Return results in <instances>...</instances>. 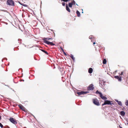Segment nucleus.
<instances>
[{
  "label": "nucleus",
  "mask_w": 128,
  "mask_h": 128,
  "mask_svg": "<svg viewBox=\"0 0 128 128\" xmlns=\"http://www.w3.org/2000/svg\"><path fill=\"white\" fill-rule=\"evenodd\" d=\"M51 38H44L43 39L44 42V40H46V41H48L47 40H49L50 39H51Z\"/></svg>",
  "instance_id": "obj_13"
},
{
  "label": "nucleus",
  "mask_w": 128,
  "mask_h": 128,
  "mask_svg": "<svg viewBox=\"0 0 128 128\" xmlns=\"http://www.w3.org/2000/svg\"><path fill=\"white\" fill-rule=\"evenodd\" d=\"M23 6H27V5L26 4H24V5H22Z\"/></svg>",
  "instance_id": "obj_26"
},
{
  "label": "nucleus",
  "mask_w": 128,
  "mask_h": 128,
  "mask_svg": "<svg viewBox=\"0 0 128 128\" xmlns=\"http://www.w3.org/2000/svg\"><path fill=\"white\" fill-rule=\"evenodd\" d=\"M100 96L101 98L103 100H106L107 99V98L106 97L103 96L102 94H100Z\"/></svg>",
  "instance_id": "obj_10"
},
{
  "label": "nucleus",
  "mask_w": 128,
  "mask_h": 128,
  "mask_svg": "<svg viewBox=\"0 0 128 128\" xmlns=\"http://www.w3.org/2000/svg\"><path fill=\"white\" fill-rule=\"evenodd\" d=\"M41 50L43 52L45 53V54H47V55H48V53L45 50Z\"/></svg>",
  "instance_id": "obj_18"
},
{
  "label": "nucleus",
  "mask_w": 128,
  "mask_h": 128,
  "mask_svg": "<svg viewBox=\"0 0 128 128\" xmlns=\"http://www.w3.org/2000/svg\"><path fill=\"white\" fill-rule=\"evenodd\" d=\"M62 52H64V50L62 48Z\"/></svg>",
  "instance_id": "obj_29"
},
{
  "label": "nucleus",
  "mask_w": 128,
  "mask_h": 128,
  "mask_svg": "<svg viewBox=\"0 0 128 128\" xmlns=\"http://www.w3.org/2000/svg\"><path fill=\"white\" fill-rule=\"evenodd\" d=\"M119 127L120 128H122V127L120 126H119Z\"/></svg>",
  "instance_id": "obj_28"
},
{
  "label": "nucleus",
  "mask_w": 128,
  "mask_h": 128,
  "mask_svg": "<svg viewBox=\"0 0 128 128\" xmlns=\"http://www.w3.org/2000/svg\"><path fill=\"white\" fill-rule=\"evenodd\" d=\"M120 75H121V76H114V78H116L120 82L122 80V75H123L125 76L126 75V73L124 71L122 72H121V74H120Z\"/></svg>",
  "instance_id": "obj_1"
},
{
  "label": "nucleus",
  "mask_w": 128,
  "mask_h": 128,
  "mask_svg": "<svg viewBox=\"0 0 128 128\" xmlns=\"http://www.w3.org/2000/svg\"><path fill=\"white\" fill-rule=\"evenodd\" d=\"M70 57H71V58H72V59L73 60H74V57L71 54L70 56Z\"/></svg>",
  "instance_id": "obj_20"
},
{
  "label": "nucleus",
  "mask_w": 128,
  "mask_h": 128,
  "mask_svg": "<svg viewBox=\"0 0 128 128\" xmlns=\"http://www.w3.org/2000/svg\"><path fill=\"white\" fill-rule=\"evenodd\" d=\"M44 43L48 45H50L51 46H54L55 44L52 42H49L48 41L44 40Z\"/></svg>",
  "instance_id": "obj_8"
},
{
  "label": "nucleus",
  "mask_w": 128,
  "mask_h": 128,
  "mask_svg": "<svg viewBox=\"0 0 128 128\" xmlns=\"http://www.w3.org/2000/svg\"><path fill=\"white\" fill-rule=\"evenodd\" d=\"M64 54L66 56V53L64 52H63Z\"/></svg>",
  "instance_id": "obj_27"
},
{
  "label": "nucleus",
  "mask_w": 128,
  "mask_h": 128,
  "mask_svg": "<svg viewBox=\"0 0 128 128\" xmlns=\"http://www.w3.org/2000/svg\"><path fill=\"white\" fill-rule=\"evenodd\" d=\"M120 113V115L122 116H124L125 115V113L124 111H121Z\"/></svg>",
  "instance_id": "obj_14"
},
{
  "label": "nucleus",
  "mask_w": 128,
  "mask_h": 128,
  "mask_svg": "<svg viewBox=\"0 0 128 128\" xmlns=\"http://www.w3.org/2000/svg\"><path fill=\"white\" fill-rule=\"evenodd\" d=\"M89 38H90H90H92L90 37V36H89Z\"/></svg>",
  "instance_id": "obj_30"
},
{
  "label": "nucleus",
  "mask_w": 128,
  "mask_h": 128,
  "mask_svg": "<svg viewBox=\"0 0 128 128\" xmlns=\"http://www.w3.org/2000/svg\"><path fill=\"white\" fill-rule=\"evenodd\" d=\"M66 10L69 12H70V10L67 4H66Z\"/></svg>",
  "instance_id": "obj_11"
},
{
  "label": "nucleus",
  "mask_w": 128,
  "mask_h": 128,
  "mask_svg": "<svg viewBox=\"0 0 128 128\" xmlns=\"http://www.w3.org/2000/svg\"><path fill=\"white\" fill-rule=\"evenodd\" d=\"M92 101L93 103L95 105L97 106L100 105L99 102L97 99H93Z\"/></svg>",
  "instance_id": "obj_3"
},
{
  "label": "nucleus",
  "mask_w": 128,
  "mask_h": 128,
  "mask_svg": "<svg viewBox=\"0 0 128 128\" xmlns=\"http://www.w3.org/2000/svg\"><path fill=\"white\" fill-rule=\"evenodd\" d=\"M10 121L13 124H16L17 123V122L16 120L13 118H10Z\"/></svg>",
  "instance_id": "obj_5"
},
{
  "label": "nucleus",
  "mask_w": 128,
  "mask_h": 128,
  "mask_svg": "<svg viewBox=\"0 0 128 128\" xmlns=\"http://www.w3.org/2000/svg\"><path fill=\"white\" fill-rule=\"evenodd\" d=\"M106 59H104V60L103 61V64H106Z\"/></svg>",
  "instance_id": "obj_19"
},
{
  "label": "nucleus",
  "mask_w": 128,
  "mask_h": 128,
  "mask_svg": "<svg viewBox=\"0 0 128 128\" xmlns=\"http://www.w3.org/2000/svg\"><path fill=\"white\" fill-rule=\"evenodd\" d=\"M110 101L108 100H105L104 103L102 104V106L106 104H111Z\"/></svg>",
  "instance_id": "obj_6"
},
{
  "label": "nucleus",
  "mask_w": 128,
  "mask_h": 128,
  "mask_svg": "<svg viewBox=\"0 0 128 128\" xmlns=\"http://www.w3.org/2000/svg\"><path fill=\"white\" fill-rule=\"evenodd\" d=\"M0 126L2 128L3 127V125L0 122Z\"/></svg>",
  "instance_id": "obj_24"
},
{
  "label": "nucleus",
  "mask_w": 128,
  "mask_h": 128,
  "mask_svg": "<svg viewBox=\"0 0 128 128\" xmlns=\"http://www.w3.org/2000/svg\"><path fill=\"white\" fill-rule=\"evenodd\" d=\"M62 5H63V6H65V4L64 2H62Z\"/></svg>",
  "instance_id": "obj_25"
},
{
  "label": "nucleus",
  "mask_w": 128,
  "mask_h": 128,
  "mask_svg": "<svg viewBox=\"0 0 128 128\" xmlns=\"http://www.w3.org/2000/svg\"><path fill=\"white\" fill-rule=\"evenodd\" d=\"M127 124L128 125V121H127Z\"/></svg>",
  "instance_id": "obj_32"
},
{
  "label": "nucleus",
  "mask_w": 128,
  "mask_h": 128,
  "mask_svg": "<svg viewBox=\"0 0 128 128\" xmlns=\"http://www.w3.org/2000/svg\"><path fill=\"white\" fill-rule=\"evenodd\" d=\"M96 94H100H100H102V93H101L100 92H99L98 90H97L96 92Z\"/></svg>",
  "instance_id": "obj_21"
},
{
  "label": "nucleus",
  "mask_w": 128,
  "mask_h": 128,
  "mask_svg": "<svg viewBox=\"0 0 128 128\" xmlns=\"http://www.w3.org/2000/svg\"><path fill=\"white\" fill-rule=\"evenodd\" d=\"M71 3H72V4L73 5V4L74 5L75 4V1H74V0H73V1L72 2H71Z\"/></svg>",
  "instance_id": "obj_23"
},
{
  "label": "nucleus",
  "mask_w": 128,
  "mask_h": 128,
  "mask_svg": "<svg viewBox=\"0 0 128 128\" xmlns=\"http://www.w3.org/2000/svg\"><path fill=\"white\" fill-rule=\"evenodd\" d=\"M73 4H72L71 2L69 3H68V6L70 8H72V7Z\"/></svg>",
  "instance_id": "obj_16"
},
{
  "label": "nucleus",
  "mask_w": 128,
  "mask_h": 128,
  "mask_svg": "<svg viewBox=\"0 0 128 128\" xmlns=\"http://www.w3.org/2000/svg\"><path fill=\"white\" fill-rule=\"evenodd\" d=\"M76 13L77 16L78 17H79L80 15V12L78 10L76 11Z\"/></svg>",
  "instance_id": "obj_15"
},
{
  "label": "nucleus",
  "mask_w": 128,
  "mask_h": 128,
  "mask_svg": "<svg viewBox=\"0 0 128 128\" xmlns=\"http://www.w3.org/2000/svg\"><path fill=\"white\" fill-rule=\"evenodd\" d=\"M96 44V43L95 42H93L94 44Z\"/></svg>",
  "instance_id": "obj_31"
},
{
  "label": "nucleus",
  "mask_w": 128,
  "mask_h": 128,
  "mask_svg": "<svg viewBox=\"0 0 128 128\" xmlns=\"http://www.w3.org/2000/svg\"><path fill=\"white\" fill-rule=\"evenodd\" d=\"M88 92H87L81 91L80 92H77V94L79 95H80L82 94H86Z\"/></svg>",
  "instance_id": "obj_7"
},
{
  "label": "nucleus",
  "mask_w": 128,
  "mask_h": 128,
  "mask_svg": "<svg viewBox=\"0 0 128 128\" xmlns=\"http://www.w3.org/2000/svg\"><path fill=\"white\" fill-rule=\"evenodd\" d=\"M94 88V85L92 84H90L87 88V90L88 91L93 90Z\"/></svg>",
  "instance_id": "obj_4"
},
{
  "label": "nucleus",
  "mask_w": 128,
  "mask_h": 128,
  "mask_svg": "<svg viewBox=\"0 0 128 128\" xmlns=\"http://www.w3.org/2000/svg\"><path fill=\"white\" fill-rule=\"evenodd\" d=\"M117 102H118V103L119 105H120V106H122V102L120 101H118V100H117Z\"/></svg>",
  "instance_id": "obj_17"
},
{
  "label": "nucleus",
  "mask_w": 128,
  "mask_h": 128,
  "mask_svg": "<svg viewBox=\"0 0 128 128\" xmlns=\"http://www.w3.org/2000/svg\"><path fill=\"white\" fill-rule=\"evenodd\" d=\"M6 4L9 5L14 6V2L12 0H8L6 2Z\"/></svg>",
  "instance_id": "obj_2"
},
{
  "label": "nucleus",
  "mask_w": 128,
  "mask_h": 128,
  "mask_svg": "<svg viewBox=\"0 0 128 128\" xmlns=\"http://www.w3.org/2000/svg\"><path fill=\"white\" fill-rule=\"evenodd\" d=\"M93 71V70L92 68H90L88 70V72L90 73L91 74L92 73Z\"/></svg>",
  "instance_id": "obj_12"
},
{
  "label": "nucleus",
  "mask_w": 128,
  "mask_h": 128,
  "mask_svg": "<svg viewBox=\"0 0 128 128\" xmlns=\"http://www.w3.org/2000/svg\"><path fill=\"white\" fill-rule=\"evenodd\" d=\"M18 106L19 108L21 110H22L23 111H24V112L25 111V110L26 109L23 106L22 104H20L18 105Z\"/></svg>",
  "instance_id": "obj_9"
},
{
  "label": "nucleus",
  "mask_w": 128,
  "mask_h": 128,
  "mask_svg": "<svg viewBox=\"0 0 128 128\" xmlns=\"http://www.w3.org/2000/svg\"><path fill=\"white\" fill-rule=\"evenodd\" d=\"M125 104L127 106H128V100L126 101Z\"/></svg>",
  "instance_id": "obj_22"
}]
</instances>
